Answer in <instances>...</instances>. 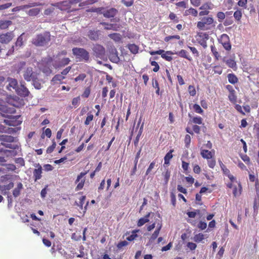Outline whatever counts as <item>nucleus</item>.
Segmentation results:
<instances>
[{
	"label": "nucleus",
	"instance_id": "nucleus-1",
	"mask_svg": "<svg viewBox=\"0 0 259 259\" xmlns=\"http://www.w3.org/2000/svg\"><path fill=\"white\" fill-rule=\"evenodd\" d=\"M51 35L49 32H45L36 36L32 40V44L36 46H45L51 40Z\"/></svg>",
	"mask_w": 259,
	"mask_h": 259
},
{
	"label": "nucleus",
	"instance_id": "nucleus-2",
	"mask_svg": "<svg viewBox=\"0 0 259 259\" xmlns=\"http://www.w3.org/2000/svg\"><path fill=\"white\" fill-rule=\"evenodd\" d=\"M52 62L53 60L51 57L44 58L38 63V67L43 73L47 75H49L52 73L50 67L52 64Z\"/></svg>",
	"mask_w": 259,
	"mask_h": 259
},
{
	"label": "nucleus",
	"instance_id": "nucleus-3",
	"mask_svg": "<svg viewBox=\"0 0 259 259\" xmlns=\"http://www.w3.org/2000/svg\"><path fill=\"white\" fill-rule=\"evenodd\" d=\"M72 53L77 58L81 60L88 61L89 59V54L84 49L74 48L72 49Z\"/></svg>",
	"mask_w": 259,
	"mask_h": 259
},
{
	"label": "nucleus",
	"instance_id": "nucleus-4",
	"mask_svg": "<svg viewBox=\"0 0 259 259\" xmlns=\"http://www.w3.org/2000/svg\"><path fill=\"white\" fill-rule=\"evenodd\" d=\"M22 122V119L20 115H11L4 121V122L7 125L16 127L20 125Z\"/></svg>",
	"mask_w": 259,
	"mask_h": 259
},
{
	"label": "nucleus",
	"instance_id": "nucleus-5",
	"mask_svg": "<svg viewBox=\"0 0 259 259\" xmlns=\"http://www.w3.org/2000/svg\"><path fill=\"white\" fill-rule=\"evenodd\" d=\"M213 22V19L212 17H203L201 21L197 22V27L201 30H207L209 29V25Z\"/></svg>",
	"mask_w": 259,
	"mask_h": 259
},
{
	"label": "nucleus",
	"instance_id": "nucleus-6",
	"mask_svg": "<svg viewBox=\"0 0 259 259\" xmlns=\"http://www.w3.org/2000/svg\"><path fill=\"white\" fill-rule=\"evenodd\" d=\"M38 74L32 71L31 67H28L23 73L24 78L27 81L35 80L37 79Z\"/></svg>",
	"mask_w": 259,
	"mask_h": 259
},
{
	"label": "nucleus",
	"instance_id": "nucleus-7",
	"mask_svg": "<svg viewBox=\"0 0 259 259\" xmlns=\"http://www.w3.org/2000/svg\"><path fill=\"white\" fill-rule=\"evenodd\" d=\"M93 51L94 52V55L97 58L103 59L105 55V50L103 46L100 45H96L94 46Z\"/></svg>",
	"mask_w": 259,
	"mask_h": 259
},
{
	"label": "nucleus",
	"instance_id": "nucleus-8",
	"mask_svg": "<svg viewBox=\"0 0 259 259\" xmlns=\"http://www.w3.org/2000/svg\"><path fill=\"white\" fill-rule=\"evenodd\" d=\"M219 41L226 50L230 51L231 49V45L230 42V38L227 34H222L220 38L219 39Z\"/></svg>",
	"mask_w": 259,
	"mask_h": 259
},
{
	"label": "nucleus",
	"instance_id": "nucleus-9",
	"mask_svg": "<svg viewBox=\"0 0 259 259\" xmlns=\"http://www.w3.org/2000/svg\"><path fill=\"white\" fill-rule=\"evenodd\" d=\"M109 58L110 60L115 63H118L119 62V58L117 54V51L114 47H111L109 50Z\"/></svg>",
	"mask_w": 259,
	"mask_h": 259
},
{
	"label": "nucleus",
	"instance_id": "nucleus-10",
	"mask_svg": "<svg viewBox=\"0 0 259 259\" xmlns=\"http://www.w3.org/2000/svg\"><path fill=\"white\" fill-rule=\"evenodd\" d=\"M7 82L8 83L7 85L8 90H14L16 92L18 87L17 80L15 78H8Z\"/></svg>",
	"mask_w": 259,
	"mask_h": 259
},
{
	"label": "nucleus",
	"instance_id": "nucleus-11",
	"mask_svg": "<svg viewBox=\"0 0 259 259\" xmlns=\"http://www.w3.org/2000/svg\"><path fill=\"white\" fill-rule=\"evenodd\" d=\"M14 35L12 32H8L0 35V42L7 44L10 42Z\"/></svg>",
	"mask_w": 259,
	"mask_h": 259
},
{
	"label": "nucleus",
	"instance_id": "nucleus-12",
	"mask_svg": "<svg viewBox=\"0 0 259 259\" xmlns=\"http://www.w3.org/2000/svg\"><path fill=\"white\" fill-rule=\"evenodd\" d=\"M16 92L19 95L23 97L28 96L29 94L28 90L24 86V84H21L20 87H18Z\"/></svg>",
	"mask_w": 259,
	"mask_h": 259
},
{
	"label": "nucleus",
	"instance_id": "nucleus-13",
	"mask_svg": "<svg viewBox=\"0 0 259 259\" xmlns=\"http://www.w3.org/2000/svg\"><path fill=\"white\" fill-rule=\"evenodd\" d=\"M35 167L36 168L33 170V175L35 181H36L41 178L42 167L39 164H36Z\"/></svg>",
	"mask_w": 259,
	"mask_h": 259
},
{
	"label": "nucleus",
	"instance_id": "nucleus-14",
	"mask_svg": "<svg viewBox=\"0 0 259 259\" xmlns=\"http://www.w3.org/2000/svg\"><path fill=\"white\" fill-rule=\"evenodd\" d=\"M70 59L69 58H64L61 59L59 63H58L57 61H55L53 65L55 68H58L60 67H62L67 65L69 62Z\"/></svg>",
	"mask_w": 259,
	"mask_h": 259
},
{
	"label": "nucleus",
	"instance_id": "nucleus-15",
	"mask_svg": "<svg viewBox=\"0 0 259 259\" xmlns=\"http://www.w3.org/2000/svg\"><path fill=\"white\" fill-rule=\"evenodd\" d=\"M87 172H81L78 176L77 179L76 180V183L78 182V184L76 187L78 190H80L83 187L84 182V180L83 179V177L87 174Z\"/></svg>",
	"mask_w": 259,
	"mask_h": 259
},
{
	"label": "nucleus",
	"instance_id": "nucleus-16",
	"mask_svg": "<svg viewBox=\"0 0 259 259\" xmlns=\"http://www.w3.org/2000/svg\"><path fill=\"white\" fill-rule=\"evenodd\" d=\"M117 11L114 8L109 9L103 12V16L106 18L114 17L117 14Z\"/></svg>",
	"mask_w": 259,
	"mask_h": 259
},
{
	"label": "nucleus",
	"instance_id": "nucleus-17",
	"mask_svg": "<svg viewBox=\"0 0 259 259\" xmlns=\"http://www.w3.org/2000/svg\"><path fill=\"white\" fill-rule=\"evenodd\" d=\"M100 24L104 26V29L106 30H113L117 31L119 27L115 24H108L105 22H101Z\"/></svg>",
	"mask_w": 259,
	"mask_h": 259
},
{
	"label": "nucleus",
	"instance_id": "nucleus-18",
	"mask_svg": "<svg viewBox=\"0 0 259 259\" xmlns=\"http://www.w3.org/2000/svg\"><path fill=\"white\" fill-rule=\"evenodd\" d=\"M15 138L14 137L11 136L5 135H0V141H2V143L8 142V143H12L14 141Z\"/></svg>",
	"mask_w": 259,
	"mask_h": 259
},
{
	"label": "nucleus",
	"instance_id": "nucleus-19",
	"mask_svg": "<svg viewBox=\"0 0 259 259\" xmlns=\"http://www.w3.org/2000/svg\"><path fill=\"white\" fill-rule=\"evenodd\" d=\"M224 61L226 63L229 67L236 70L237 69V65L235 61L233 58H230L227 60H224Z\"/></svg>",
	"mask_w": 259,
	"mask_h": 259
},
{
	"label": "nucleus",
	"instance_id": "nucleus-20",
	"mask_svg": "<svg viewBox=\"0 0 259 259\" xmlns=\"http://www.w3.org/2000/svg\"><path fill=\"white\" fill-rule=\"evenodd\" d=\"M162 227V224L160 223H158L157 226V228L152 235L151 236L150 240L152 241L154 240L158 236L159 234L160 230H161Z\"/></svg>",
	"mask_w": 259,
	"mask_h": 259
},
{
	"label": "nucleus",
	"instance_id": "nucleus-21",
	"mask_svg": "<svg viewBox=\"0 0 259 259\" xmlns=\"http://www.w3.org/2000/svg\"><path fill=\"white\" fill-rule=\"evenodd\" d=\"M23 189V185L21 183H19L17 185V187L13 191V195L15 197H17L20 194V191Z\"/></svg>",
	"mask_w": 259,
	"mask_h": 259
},
{
	"label": "nucleus",
	"instance_id": "nucleus-22",
	"mask_svg": "<svg viewBox=\"0 0 259 259\" xmlns=\"http://www.w3.org/2000/svg\"><path fill=\"white\" fill-rule=\"evenodd\" d=\"M150 214L151 213L149 212L144 217L140 219L137 224L138 226L139 227H141L144 225L146 223L148 222L149 221V218L150 217Z\"/></svg>",
	"mask_w": 259,
	"mask_h": 259
},
{
	"label": "nucleus",
	"instance_id": "nucleus-23",
	"mask_svg": "<svg viewBox=\"0 0 259 259\" xmlns=\"http://www.w3.org/2000/svg\"><path fill=\"white\" fill-rule=\"evenodd\" d=\"M201 155L203 158L207 160L211 159L212 157V152L207 150H201Z\"/></svg>",
	"mask_w": 259,
	"mask_h": 259
},
{
	"label": "nucleus",
	"instance_id": "nucleus-24",
	"mask_svg": "<svg viewBox=\"0 0 259 259\" xmlns=\"http://www.w3.org/2000/svg\"><path fill=\"white\" fill-rule=\"evenodd\" d=\"M174 53H173L172 52L170 51H167L163 53V54L162 55L161 57L163 59H164L165 60H166V61H170L172 59V58L170 55H174Z\"/></svg>",
	"mask_w": 259,
	"mask_h": 259
},
{
	"label": "nucleus",
	"instance_id": "nucleus-25",
	"mask_svg": "<svg viewBox=\"0 0 259 259\" xmlns=\"http://www.w3.org/2000/svg\"><path fill=\"white\" fill-rule=\"evenodd\" d=\"M174 54H176L181 57L186 58L188 60H191V58L187 55V52L184 50H182L179 52L174 53Z\"/></svg>",
	"mask_w": 259,
	"mask_h": 259
},
{
	"label": "nucleus",
	"instance_id": "nucleus-26",
	"mask_svg": "<svg viewBox=\"0 0 259 259\" xmlns=\"http://www.w3.org/2000/svg\"><path fill=\"white\" fill-rule=\"evenodd\" d=\"M197 14H198V12L196 9L191 8L189 9L186 10L185 11V12L184 13V15L186 16L191 15L193 16H196L197 15Z\"/></svg>",
	"mask_w": 259,
	"mask_h": 259
},
{
	"label": "nucleus",
	"instance_id": "nucleus-27",
	"mask_svg": "<svg viewBox=\"0 0 259 259\" xmlns=\"http://www.w3.org/2000/svg\"><path fill=\"white\" fill-rule=\"evenodd\" d=\"M238 186L237 187V186H235L233 189V193L234 196L236 197L238 196H239L241 194V185L240 183L238 184Z\"/></svg>",
	"mask_w": 259,
	"mask_h": 259
},
{
	"label": "nucleus",
	"instance_id": "nucleus-28",
	"mask_svg": "<svg viewBox=\"0 0 259 259\" xmlns=\"http://www.w3.org/2000/svg\"><path fill=\"white\" fill-rule=\"evenodd\" d=\"M89 36L91 39H97L99 36L98 31L94 30H90L89 32Z\"/></svg>",
	"mask_w": 259,
	"mask_h": 259
},
{
	"label": "nucleus",
	"instance_id": "nucleus-29",
	"mask_svg": "<svg viewBox=\"0 0 259 259\" xmlns=\"http://www.w3.org/2000/svg\"><path fill=\"white\" fill-rule=\"evenodd\" d=\"M12 24V22L10 21L5 20L1 21L0 22V28L2 29H6Z\"/></svg>",
	"mask_w": 259,
	"mask_h": 259
},
{
	"label": "nucleus",
	"instance_id": "nucleus-30",
	"mask_svg": "<svg viewBox=\"0 0 259 259\" xmlns=\"http://www.w3.org/2000/svg\"><path fill=\"white\" fill-rule=\"evenodd\" d=\"M109 37L115 40V41H119L121 40V35L119 33H114L109 34Z\"/></svg>",
	"mask_w": 259,
	"mask_h": 259
},
{
	"label": "nucleus",
	"instance_id": "nucleus-31",
	"mask_svg": "<svg viewBox=\"0 0 259 259\" xmlns=\"http://www.w3.org/2000/svg\"><path fill=\"white\" fill-rule=\"evenodd\" d=\"M228 81L230 83L234 84L237 82V77L233 74H229L228 75Z\"/></svg>",
	"mask_w": 259,
	"mask_h": 259
},
{
	"label": "nucleus",
	"instance_id": "nucleus-32",
	"mask_svg": "<svg viewBox=\"0 0 259 259\" xmlns=\"http://www.w3.org/2000/svg\"><path fill=\"white\" fill-rule=\"evenodd\" d=\"M173 150H170L164 157V163L168 164L169 163L170 159L172 157V152Z\"/></svg>",
	"mask_w": 259,
	"mask_h": 259
},
{
	"label": "nucleus",
	"instance_id": "nucleus-33",
	"mask_svg": "<svg viewBox=\"0 0 259 259\" xmlns=\"http://www.w3.org/2000/svg\"><path fill=\"white\" fill-rule=\"evenodd\" d=\"M128 48L131 53L133 54H137L138 52L139 48L135 44H130L128 45Z\"/></svg>",
	"mask_w": 259,
	"mask_h": 259
},
{
	"label": "nucleus",
	"instance_id": "nucleus-34",
	"mask_svg": "<svg viewBox=\"0 0 259 259\" xmlns=\"http://www.w3.org/2000/svg\"><path fill=\"white\" fill-rule=\"evenodd\" d=\"M204 238V235L202 233H199L194 236L193 240L195 242H200L202 241Z\"/></svg>",
	"mask_w": 259,
	"mask_h": 259
},
{
	"label": "nucleus",
	"instance_id": "nucleus-35",
	"mask_svg": "<svg viewBox=\"0 0 259 259\" xmlns=\"http://www.w3.org/2000/svg\"><path fill=\"white\" fill-rule=\"evenodd\" d=\"M40 12V9L37 8H32L29 10L28 15L30 16H36Z\"/></svg>",
	"mask_w": 259,
	"mask_h": 259
},
{
	"label": "nucleus",
	"instance_id": "nucleus-36",
	"mask_svg": "<svg viewBox=\"0 0 259 259\" xmlns=\"http://www.w3.org/2000/svg\"><path fill=\"white\" fill-rule=\"evenodd\" d=\"M65 78V76H63L62 74H57L54 76V77L52 79V81L54 83L57 82V81H61L63 79Z\"/></svg>",
	"mask_w": 259,
	"mask_h": 259
},
{
	"label": "nucleus",
	"instance_id": "nucleus-37",
	"mask_svg": "<svg viewBox=\"0 0 259 259\" xmlns=\"http://www.w3.org/2000/svg\"><path fill=\"white\" fill-rule=\"evenodd\" d=\"M85 196H81L79 198V202H75V203L77 205H78L80 208L82 209L83 204L84 203L85 200Z\"/></svg>",
	"mask_w": 259,
	"mask_h": 259
},
{
	"label": "nucleus",
	"instance_id": "nucleus-38",
	"mask_svg": "<svg viewBox=\"0 0 259 259\" xmlns=\"http://www.w3.org/2000/svg\"><path fill=\"white\" fill-rule=\"evenodd\" d=\"M242 13L241 10H237L234 13V17L236 20L239 21L242 17Z\"/></svg>",
	"mask_w": 259,
	"mask_h": 259
},
{
	"label": "nucleus",
	"instance_id": "nucleus-39",
	"mask_svg": "<svg viewBox=\"0 0 259 259\" xmlns=\"http://www.w3.org/2000/svg\"><path fill=\"white\" fill-rule=\"evenodd\" d=\"M211 51L214 55V57L216 58V59L218 60L219 58L220 57V56L218 52H217V50L216 48L213 46H211L210 47Z\"/></svg>",
	"mask_w": 259,
	"mask_h": 259
},
{
	"label": "nucleus",
	"instance_id": "nucleus-40",
	"mask_svg": "<svg viewBox=\"0 0 259 259\" xmlns=\"http://www.w3.org/2000/svg\"><path fill=\"white\" fill-rule=\"evenodd\" d=\"M193 110L197 113L202 114L203 110L201 109L200 106L198 104H194L193 106Z\"/></svg>",
	"mask_w": 259,
	"mask_h": 259
},
{
	"label": "nucleus",
	"instance_id": "nucleus-41",
	"mask_svg": "<svg viewBox=\"0 0 259 259\" xmlns=\"http://www.w3.org/2000/svg\"><path fill=\"white\" fill-rule=\"evenodd\" d=\"M14 187V183L11 182L7 185L1 187L0 189L2 191L9 190Z\"/></svg>",
	"mask_w": 259,
	"mask_h": 259
},
{
	"label": "nucleus",
	"instance_id": "nucleus-42",
	"mask_svg": "<svg viewBox=\"0 0 259 259\" xmlns=\"http://www.w3.org/2000/svg\"><path fill=\"white\" fill-rule=\"evenodd\" d=\"M4 152L7 155L9 156H14L16 154V153L14 150H3L0 149V152Z\"/></svg>",
	"mask_w": 259,
	"mask_h": 259
},
{
	"label": "nucleus",
	"instance_id": "nucleus-43",
	"mask_svg": "<svg viewBox=\"0 0 259 259\" xmlns=\"http://www.w3.org/2000/svg\"><path fill=\"white\" fill-rule=\"evenodd\" d=\"M23 40L22 34H21L17 38V40L16 42V47L19 48L23 45Z\"/></svg>",
	"mask_w": 259,
	"mask_h": 259
},
{
	"label": "nucleus",
	"instance_id": "nucleus-44",
	"mask_svg": "<svg viewBox=\"0 0 259 259\" xmlns=\"http://www.w3.org/2000/svg\"><path fill=\"white\" fill-rule=\"evenodd\" d=\"M191 137L189 135H186L185 137V146L187 148H188L189 147L190 144L191 143Z\"/></svg>",
	"mask_w": 259,
	"mask_h": 259
},
{
	"label": "nucleus",
	"instance_id": "nucleus-45",
	"mask_svg": "<svg viewBox=\"0 0 259 259\" xmlns=\"http://www.w3.org/2000/svg\"><path fill=\"white\" fill-rule=\"evenodd\" d=\"M20 130V127H16L15 128H9L7 127V132L6 133H8L10 134L14 133L17 132V131H19Z\"/></svg>",
	"mask_w": 259,
	"mask_h": 259
},
{
	"label": "nucleus",
	"instance_id": "nucleus-46",
	"mask_svg": "<svg viewBox=\"0 0 259 259\" xmlns=\"http://www.w3.org/2000/svg\"><path fill=\"white\" fill-rule=\"evenodd\" d=\"M94 116L93 114H88V116L84 121V124L85 125H89L91 121L93 119Z\"/></svg>",
	"mask_w": 259,
	"mask_h": 259
},
{
	"label": "nucleus",
	"instance_id": "nucleus-47",
	"mask_svg": "<svg viewBox=\"0 0 259 259\" xmlns=\"http://www.w3.org/2000/svg\"><path fill=\"white\" fill-rule=\"evenodd\" d=\"M56 146V144L54 141H53V144L51 146H49L47 149V152L48 153H52Z\"/></svg>",
	"mask_w": 259,
	"mask_h": 259
},
{
	"label": "nucleus",
	"instance_id": "nucleus-48",
	"mask_svg": "<svg viewBox=\"0 0 259 259\" xmlns=\"http://www.w3.org/2000/svg\"><path fill=\"white\" fill-rule=\"evenodd\" d=\"M151 64L152 66H154V68L153 69V71L155 72H157L159 69V65L158 64V63L155 61H152L151 62Z\"/></svg>",
	"mask_w": 259,
	"mask_h": 259
},
{
	"label": "nucleus",
	"instance_id": "nucleus-49",
	"mask_svg": "<svg viewBox=\"0 0 259 259\" xmlns=\"http://www.w3.org/2000/svg\"><path fill=\"white\" fill-rule=\"evenodd\" d=\"M143 126H144V123H143L140 128L138 134L136 137L135 143L136 142L138 143L139 142L140 137H141L142 132H143Z\"/></svg>",
	"mask_w": 259,
	"mask_h": 259
},
{
	"label": "nucleus",
	"instance_id": "nucleus-50",
	"mask_svg": "<svg viewBox=\"0 0 259 259\" xmlns=\"http://www.w3.org/2000/svg\"><path fill=\"white\" fill-rule=\"evenodd\" d=\"M228 97L231 102L235 103L236 101V96L233 92L230 93Z\"/></svg>",
	"mask_w": 259,
	"mask_h": 259
},
{
	"label": "nucleus",
	"instance_id": "nucleus-51",
	"mask_svg": "<svg viewBox=\"0 0 259 259\" xmlns=\"http://www.w3.org/2000/svg\"><path fill=\"white\" fill-rule=\"evenodd\" d=\"M188 91L191 96H194L196 95V90L193 86L189 85L188 88Z\"/></svg>",
	"mask_w": 259,
	"mask_h": 259
},
{
	"label": "nucleus",
	"instance_id": "nucleus-52",
	"mask_svg": "<svg viewBox=\"0 0 259 259\" xmlns=\"http://www.w3.org/2000/svg\"><path fill=\"white\" fill-rule=\"evenodd\" d=\"M192 121L195 124H201L202 123V118L200 117H194Z\"/></svg>",
	"mask_w": 259,
	"mask_h": 259
},
{
	"label": "nucleus",
	"instance_id": "nucleus-53",
	"mask_svg": "<svg viewBox=\"0 0 259 259\" xmlns=\"http://www.w3.org/2000/svg\"><path fill=\"white\" fill-rule=\"evenodd\" d=\"M137 231H133L132 232V234L127 237V239L128 241H133L134 239H135L138 236L137 234Z\"/></svg>",
	"mask_w": 259,
	"mask_h": 259
},
{
	"label": "nucleus",
	"instance_id": "nucleus-54",
	"mask_svg": "<svg viewBox=\"0 0 259 259\" xmlns=\"http://www.w3.org/2000/svg\"><path fill=\"white\" fill-rule=\"evenodd\" d=\"M180 39V36L178 35H171V36H168L165 37L164 40L166 42L168 41L169 40L171 39Z\"/></svg>",
	"mask_w": 259,
	"mask_h": 259
},
{
	"label": "nucleus",
	"instance_id": "nucleus-55",
	"mask_svg": "<svg viewBox=\"0 0 259 259\" xmlns=\"http://www.w3.org/2000/svg\"><path fill=\"white\" fill-rule=\"evenodd\" d=\"M80 99L79 97L74 98L72 99V104L74 106H78L80 102Z\"/></svg>",
	"mask_w": 259,
	"mask_h": 259
},
{
	"label": "nucleus",
	"instance_id": "nucleus-56",
	"mask_svg": "<svg viewBox=\"0 0 259 259\" xmlns=\"http://www.w3.org/2000/svg\"><path fill=\"white\" fill-rule=\"evenodd\" d=\"M217 17L218 18L219 21L222 22L225 18V15L223 12H220L217 14Z\"/></svg>",
	"mask_w": 259,
	"mask_h": 259
},
{
	"label": "nucleus",
	"instance_id": "nucleus-57",
	"mask_svg": "<svg viewBox=\"0 0 259 259\" xmlns=\"http://www.w3.org/2000/svg\"><path fill=\"white\" fill-rule=\"evenodd\" d=\"M208 165L209 167L213 168L215 165V160L212 158L208 160Z\"/></svg>",
	"mask_w": 259,
	"mask_h": 259
},
{
	"label": "nucleus",
	"instance_id": "nucleus-58",
	"mask_svg": "<svg viewBox=\"0 0 259 259\" xmlns=\"http://www.w3.org/2000/svg\"><path fill=\"white\" fill-rule=\"evenodd\" d=\"M164 52H165V51L163 50H159L156 51H150V52H149V53L151 55H154L156 54H158V55H161V56H162V55H163Z\"/></svg>",
	"mask_w": 259,
	"mask_h": 259
},
{
	"label": "nucleus",
	"instance_id": "nucleus-59",
	"mask_svg": "<svg viewBox=\"0 0 259 259\" xmlns=\"http://www.w3.org/2000/svg\"><path fill=\"white\" fill-rule=\"evenodd\" d=\"M155 165V161H153L150 164L149 167L147 169V171L146 172V174L147 175H148L150 172V171L152 170V169L154 168Z\"/></svg>",
	"mask_w": 259,
	"mask_h": 259
},
{
	"label": "nucleus",
	"instance_id": "nucleus-60",
	"mask_svg": "<svg viewBox=\"0 0 259 259\" xmlns=\"http://www.w3.org/2000/svg\"><path fill=\"white\" fill-rule=\"evenodd\" d=\"M86 77V75L84 73L79 74L75 78V81H82Z\"/></svg>",
	"mask_w": 259,
	"mask_h": 259
},
{
	"label": "nucleus",
	"instance_id": "nucleus-61",
	"mask_svg": "<svg viewBox=\"0 0 259 259\" xmlns=\"http://www.w3.org/2000/svg\"><path fill=\"white\" fill-rule=\"evenodd\" d=\"M1 144L6 147V148H9L13 149H16V147H17V145H14L10 143H1Z\"/></svg>",
	"mask_w": 259,
	"mask_h": 259
},
{
	"label": "nucleus",
	"instance_id": "nucleus-62",
	"mask_svg": "<svg viewBox=\"0 0 259 259\" xmlns=\"http://www.w3.org/2000/svg\"><path fill=\"white\" fill-rule=\"evenodd\" d=\"M12 6V3H9L3 5H0V10L7 9Z\"/></svg>",
	"mask_w": 259,
	"mask_h": 259
},
{
	"label": "nucleus",
	"instance_id": "nucleus-63",
	"mask_svg": "<svg viewBox=\"0 0 259 259\" xmlns=\"http://www.w3.org/2000/svg\"><path fill=\"white\" fill-rule=\"evenodd\" d=\"M207 224L205 222L200 221L198 225V227L201 230H204L206 228Z\"/></svg>",
	"mask_w": 259,
	"mask_h": 259
},
{
	"label": "nucleus",
	"instance_id": "nucleus-64",
	"mask_svg": "<svg viewBox=\"0 0 259 259\" xmlns=\"http://www.w3.org/2000/svg\"><path fill=\"white\" fill-rule=\"evenodd\" d=\"M188 247L191 250H195L196 248V244L193 242H189L187 244Z\"/></svg>",
	"mask_w": 259,
	"mask_h": 259
}]
</instances>
